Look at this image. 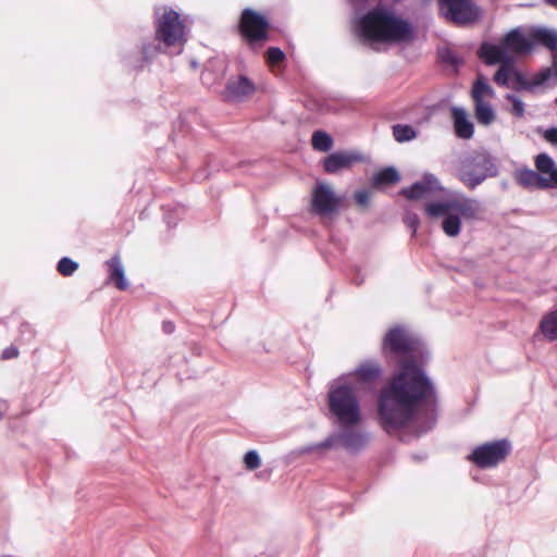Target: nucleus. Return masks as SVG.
<instances>
[{
  "label": "nucleus",
  "instance_id": "f257e3e1",
  "mask_svg": "<svg viewBox=\"0 0 557 557\" xmlns=\"http://www.w3.org/2000/svg\"><path fill=\"white\" fill-rule=\"evenodd\" d=\"M424 345L406 327L396 325L382 341L384 356L405 359L400 371L380 391L377 420L387 433L412 424L416 435L432 430L437 420V395L424 371L413 361L424 354Z\"/></svg>",
  "mask_w": 557,
  "mask_h": 557
},
{
  "label": "nucleus",
  "instance_id": "f03ea898",
  "mask_svg": "<svg viewBox=\"0 0 557 557\" xmlns=\"http://www.w3.org/2000/svg\"><path fill=\"white\" fill-rule=\"evenodd\" d=\"M359 35L366 40L398 42L412 38V28L408 22L396 16L386 8H374L359 18Z\"/></svg>",
  "mask_w": 557,
  "mask_h": 557
},
{
  "label": "nucleus",
  "instance_id": "7ed1b4c3",
  "mask_svg": "<svg viewBox=\"0 0 557 557\" xmlns=\"http://www.w3.org/2000/svg\"><path fill=\"white\" fill-rule=\"evenodd\" d=\"M156 40L143 45V55L146 61L151 60L164 48L178 47L176 53H181L183 46L187 41L186 27L182 22L180 14L170 8H163L162 13L156 12Z\"/></svg>",
  "mask_w": 557,
  "mask_h": 557
},
{
  "label": "nucleus",
  "instance_id": "20e7f679",
  "mask_svg": "<svg viewBox=\"0 0 557 557\" xmlns=\"http://www.w3.org/2000/svg\"><path fill=\"white\" fill-rule=\"evenodd\" d=\"M327 404L330 412L341 428L355 426L360 423V400L355 388L348 383V375H342L331 383Z\"/></svg>",
  "mask_w": 557,
  "mask_h": 557
},
{
  "label": "nucleus",
  "instance_id": "39448f33",
  "mask_svg": "<svg viewBox=\"0 0 557 557\" xmlns=\"http://www.w3.org/2000/svg\"><path fill=\"white\" fill-rule=\"evenodd\" d=\"M456 175L466 187L473 190L486 178L498 175L496 159L484 149L474 150L459 160Z\"/></svg>",
  "mask_w": 557,
  "mask_h": 557
},
{
  "label": "nucleus",
  "instance_id": "423d86ee",
  "mask_svg": "<svg viewBox=\"0 0 557 557\" xmlns=\"http://www.w3.org/2000/svg\"><path fill=\"white\" fill-rule=\"evenodd\" d=\"M424 210L429 218H440L448 211H454L466 220H478L484 211L478 199L465 196L426 203Z\"/></svg>",
  "mask_w": 557,
  "mask_h": 557
},
{
  "label": "nucleus",
  "instance_id": "0eeeda50",
  "mask_svg": "<svg viewBox=\"0 0 557 557\" xmlns=\"http://www.w3.org/2000/svg\"><path fill=\"white\" fill-rule=\"evenodd\" d=\"M369 440L368 434L352 429V426L342 428L339 433L330 434L324 441L308 445L301 448V454H309L318 449L336 447L338 444L350 451H359Z\"/></svg>",
  "mask_w": 557,
  "mask_h": 557
},
{
  "label": "nucleus",
  "instance_id": "6e6552de",
  "mask_svg": "<svg viewBox=\"0 0 557 557\" xmlns=\"http://www.w3.org/2000/svg\"><path fill=\"white\" fill-rule=\"evenodd\" d=\"M268 29L269 22L263 15L249 8L243 11L239 30L251 49L256 50L262 47L263 42L269 38Z\"/></svg>",
  "mask_w": 557,
  "mask_h": 557
},
{
  "label": "nucleus",
  "instance_id": "1a4fd4ad",
  "mask_svg": "<svg viewBox=\"0 0 557 557\" xmlns=\"http://www.w3.org/2000/svg\"><path fill=\"white\" fill-rule=\"evenodd\" d=\"M343 203V197L335 194L333 188L324 183L318 182L311 193V212L320 216H330L337 213Z\"/></svg>",
  "mask_w": 557,
  "mask_h": 557
},
{
  "label": "nucleus",
  "instance_id": "9d476101",
  "mask_svg": "<svg viewBox=\"0 0 557 557\" xmlns=\"http://www.w3.org/2000/svg\"><path fill=\"white\" fill-rule=\"evenodd\" d=\"M509 451L510 443L507 440H500L475 447L469 459L480 468H491L503 461Z\"/></svg>",
  "mask_w": 557,
  "mask_h": 557
},
{
  "label": "nucleus",
  "instance_id": "9b49d317",
  "mask_svg": "<svg viewBox=\"0 0 557 557\" xmlns=\"http://www.w3.org/2000/svg\"><path fill=\"white\" fill-rule=\"evenodd\" d=\"M438 1L443 15L456 24H467L478 18V10L470 0Z\"/></svg>",
  "mask_w": 557,
  "mask_h": 557
},
{
  "label": "nucleus",
  "instance_id": "f8f14e48",
  "mask_svg": "<svg viewBox=\"0 0 557 557\" xmlns=\"http://www.w3.org/2000/svg\"><path fill=\"white\" fill-rule=\"evenodd\" d=\"M366 161V157L357 150L335 151L323 160V169L329 174H335L342 170H348L356 163Z\"/></svg>",
  "mask_w": 557,
  "mask_h": 557
},
{
  "label": "nucleus",
  "instance_id": "ddd939ff",
  "mask_svg": "<svg viewBox=\"0 0 557 557\" xmlns=\"http://www.w3.org/2000/svg\"><path fill=\"white\" fill-rule=\"evenodd\" d=\"M443 189L438 178L431 173H425L419 182L410 187L403 188L400 194L410 200H418L431 196Z\"/></svg>",
  "mask_w": 557,
  "mask_h": 557
},
{
  "label": "nucleus",
  "instance_id": "4468645a",
  "mask_svg": "<svg viewBox=\"0 0 557 557\" xmlns=\"http://www.w3.org/2000/svg\"><path fill=\"white\" fill-rule=\"evenodd\" d=\"M535 169L545 181L543 189L557 188V164L555 160L546 152L539 153L534 158Z\"/></svg>",
  "mask_w": 557,
  "mask_h": 557
},
{
  "label": "nucleus",
  "instance_id": "2eb2a0df",
  "mask_svg": "<svg viewBox=\"0 0 557 557\" xmlns=\"http://www.w3.org/2000/svg\"><path fill=\"white\" fill-rule=\"evenodd\" d=\"M253 83L246 76L240 75L227 81L224 98L228 101H240L255 91Z\"/></svg>",
  "mask_w": 557,
  "mask_h": 557
},
{
  "label": "nucleus",
  "instance_id": "dca6fc26",
  "mask_svg": "<svg viewBox=\"0 0 557 557\" xmlns=\"http://www.w3.org/2000/svg\"><path fill=\"white\" fill-rule=\"evenodd\" d=\"M502 42L507 53L510 55L511 53L522 54L531 52L534 47V42L527 38L519 28L511 29L507 33L502 39Z\"/></svg>",
  "mask_w": 557,
  "mask_h": 557
},
{
  "label": "nucleus",
  "instance_id": "f3484780",
  "mask_svg": "<svg viewBox=\"0 0 557 557\" xmlns=\"http://www.w3.org/2000/svg\"><path fill=\"white\" fill-rule=\"evenodd\" d=\"M383 370L375 360H366L361 362L348 377L354 375L358 383L362 385L373 384L382 376Z\"/></svg>",
  "mask_w": 557,
  "mask_h": 557
},
{
  "label": "nucleus",
  "instance_id": "a211bd4d",
  "mask_svg": "<svg viewBox=\"0 0 557 557\" xmlns=\"http://www.w3.org/2000/svg\"><path fill=\"white\" fill-rule=\"evenodd\" d=\"M478 54L487 65L500 64L512 59V57L507 53L502 41L498 45L483 42L479 48Z\"/></svg>",
  "mask_w": 557,
  "mask_h": 557
},
{
  "label": "nucleus",
  "instance_id": "6ab92c4d",
  "mask_svg": "<svg viewBox=\"0 0 557 557\" xmlns=\"http://www.w3.org/2000/svg\"><path fill=\"white\" fill-rule=\"evenodd\" d=\"M451 116L454 120L455 134L458 138L470 139L474 133L473 123L468 119V114L463 108L453 107Z\"/></svg>",
  "mask_w": 557,
  "mask_h": 557
},
{
  "label": "nucleus",
  "instance_id": "aec40b11",
  "mask_svg": "<svg viewBox=\"0 0 557 557\" xmlns=\"http://www.w3.org/2000/svg\"><path fill=\"white\" fill-rule=\"evenodd\" d=\"M106 265L109 268V281L113 282L115 286L125 290L128 288V282L125 278L124 267L121 261L120 255H114L108 261H106Z\"/></svg>",
  "mask_w": 557,
  "mask_h": 557
},
{
  "label": "nucleus",
  "instance_id": "412c9836",
  "mask_svg": "<svg viewBox=\"0 0 557 557\" xmlns=\"http://www.w3.org/2000/svg\"><path fill=\"white\" fill-rule=\"evenodd\" d=\"M515 178L517 183L524 188L544 190L542 184L545 181L539 174L537 170L528 168L519 169L515 173Z\"/></svg>",
  "mask_w": 557,
  "mask_h": 557
},
{
  "label": "nucleus",
  "instance_id": "4be33fe9",
  "mask_svg": "<svg viewBox=\"0 0 557 557\" xmlns=\"http://www.w3.org/2000/svg\"><path fill=\"white\" fill-rule=\"evenodd\" d=\"M532 42L541 44L552 52V58L557 53V32L547 28H535L531 32Z\"/></svg>",
  "mask_w": 557,
  "mask_h": 557
},
{
  "label": "nucleus",
  "instance_id": "5701e85b",
  "mask_svg": "<svg viewBox=\"0 0 557 557\" xmlns=\"http://www.w3.org/2000/svg\"><path fill=\"white\" fill-rule=\"evenodd\" d=\"M539 330L546 341H557V308L543 315Z\"/></svg>",
  "mask_w": 557,
  "mask_h": 557
},
{
  "label": "nucleus",
  "instance_id": "b1692460",
  "mask_svg": "<svg viewBox=\"0 0 557 557\" xmlns=\"http://www.w3.org/2000/svg\"><path fill=\"white\" fill-rule=\"evenodd\" d=\"M400 181V175L394 166H387L376 172L372 177V186L382 188L397 184Z\"/></svg>",
  "mask_w": 557,
  "mask_h": 557
},
{
  "label": "nucleus",
  "instance_id": "393cba45",
  "mask_svg": "<svg viewBox=\"0 0 557 557\" xmlns=\"http://www.w3.org/2000/svg\"><path fill=\"white\" fill-rule=\"evenodd\" d=\"M442 230L449 237H457L461 231V218L454 211L443 214Z\"/></svg>",
  "mask_w": 557,
  "mask_h": 557
},
{
  "label": "nucleus",
  "instance_id": "a878e982",
  "mask_svg": "<svg viewBox=\"0 0 557 557\" xmlns=\"http://www.w3.org/2000/svg\"><path fill=\"white\" fill-rule=\"evenodd\" d=\"M516 70L513 58L500 63L499 69L494 74L493 81L502 87H508L509 81L512 78V74Z\"/></svg>",
  "mask_w": 557,
  "mask_h": 557
},
{
  "label": "nucleus",
  "instance_id": "bb28decb",
  "mask_svg": "<svg viewBox=\"0 0 557 557\" xmlns=\"http://www.w3.org/2000/svg\"><path fill=\"white\" fill-rule=\"evenodd\" d=\"M557 81V53L552 58V65L542 69L533 76L534 88L549 81Z\"/></svg>",
  "mask_w": 557,
  "mask_h": 557
},
{
  "label": "nucleus",
  "instance_id": "cd10ccee",
  "mask_svg": "<svg viewBox=\"0 0 557 557\" xmlns=\"http://www.w3.org/2000/svg\"><path fill=\"white\" fill-rule=\"evenodd\" d=\"M475 117L479 123L490 125L495 120V112L492 106L484 100L474 102Z\"/></svg>",
  "mask_w": 557,
  "mask_h": 557
},
{
  "label": "nucleus",
  "instance_id": "c85d7f7f",
  "mask_svg": "<svg viewBox=\"0 0 557 557\" xmlns=\"http://www.w3.org/2000/svg\"><path fill=\"white\" fill-rule=\"evenodd\" d=\"M495 92L488 85L485 77L480 75L473 84L471 96L474 102L483 100L484 97H494Z\"/></svg>",
  "mask_w": 557,
  "mask_h": 557
},
{
  "label": "nucleus",
  "instance_id": "c756f323",
  "mask_svg": "<svg viewBox=\"0 0 557 557\" xmlns=\"http://www.w3.org/2000/svg\"><path fill=\"white\" fill-rule=\"evenodd\" d=\"M393 136L398 143H406L417 137V131L408 124H396L393 126Z\"/></svg>",
  "mask_w": 557,
  "mask_h": 557
},
{
  "label": "nucleus",
  "instance_id": "7c9ffc66",
  "mask_svg": "<svg viewBox=\"0 0 557 557\" xmlns=\"http://www.w3.org/2000/svg\"><path fill=\"white\" fill-rule=\"evenodd\" d=\"M312 147L315 150L326 152L333 147V138L323 131H317L312 135Z\"/></svg>",
  "mask_w": 557,
  "mask_h": 557
},
{
  "label": "nucleus",
  "instance_id": "2f4dec72",
  "mask_svg": "<svg viewBox=\"0 0 557 557\" xmlns=\"http://www.w3.org/2000/svg\"><path fill=\"white\" fill-rule=\"evenodd\" d=\"M442 62L458 67L463 63V60L451 49L443 48L438 51Z\"/></svg>",
  "mask_w": 557,
  "mask_h": 557
},
{
  "label": "nucleus",
  "instance_id": "473e14b6",
  "mask_svg": "<svg viewBox=\"0 0 557 557\" xmlns=\"http://www.w3.org/2000/svg\"><path fill=\"white\" fill-rule=\"evenodd\" d=\"M78 269V263L67 257L59 260L57 270L63 276H71Z\"/></svg>",
  "mask_w": 557,
  "mask_h": 557
},
{
  "label": "nucleus",
  "instance_id": "72a5a7b5",
  "mask_svg": "<svg viewBox=\"0 0 557 557\" xmlns=\"http://www.w3.org/2000/svg\"><path fill=\"white\" fill-rule=\"evenodd\" d=\"M511 79L516 83V86H513V88L517 90L534 89L533 79L528 81L527 77L517 69L515 70Z\"/></svg>",
  "mask_w": 557,
  "mask_h": 557
},
{
  "label": "nucleus",
  "instance_id": "f704fd0d",
  "mask_svg": "<svg viewBox=\"0 0 557 557\" xmlns=\"http://www.w3.org/2000/svg\"><path fill=\"white\" fill-rule=\"evenodd\" d=\"M285 59V53L277 47H271L265 53V60L269 65H276Z\"/></svg>",
  "mask_w": 557,
  "mask_h": 557
},
{
  "label": "nucleus",
  "instance_id": "c9c22d12",
  "mask_svg": "<svg viewBox=\"0 0 557 557\" xmlns=\"http://www.w3.org/2000/svg\"><path fill=\"white\" fill-rule=\"evenodd\" d=\"M506 99L508 101L511 102L512 104V108H511V112L517 116V117H523L524 116V113H525V108H524V103L523 101L518 98L517 96L515 95H511V94H508L506 96Z\"/></svg>",
  "mask_w": 557,
  "mask_h": 557
},
{
  "label": "nucleus",
  "instance_id": "e433bc0d",
  "mask_svg": "<svg viewBox=\"0 0 557 557\" xmlns=\"http://www.w3.org/2000/svg\"><path fill=\"white\" fill-rule=\"evenodd\" d=\"M244 462L248 470H255L260 467L261 459L256 450H249L244 456Z\"/></svg>",
  "mask_w": 557,
  "mask_h": 557
},
{
  "label": "nucleus",
  "instance_id": "4c0bfd02",
  "mask_svg": "<svg viewBox=\"0 0 557 557\" xmlns=\"http://www.w3.org/2000/svg\"><path fill=\"white\" fill-rule=\"evenodd\" d=\"M404 221L405 224L412 230V233L416 234L420 224L419 216L413 212H407Z\"/></svg>",
  "mask_w": 557,
  "mask_h": 557
},
{
  "label": "nucleus",
  "instance_id": "58836bf2",
  "mask_svg": "<svg viewBox=\"0 0 557 557\" xmlns=\"http://www.w3.org/2000/svg\"><path fill=\"white\" fill-rule=\"evenodd\" d=\"M355 200L360 206H367L370 200V193L366 189L358 190L355 194Z\"/></svg>",
  "mask_w": 557,
  "mask_h": 557
},
{
  "label": "nucleus",
  "instance_id": "ea45409f",
  "mask_svg": "<svg viewBox=\"0 0 557 557\" xmlns=\"http://www.w3.org/2000/svg\"><path fill=\"white\" fill-rule=\"evenodd\" d=\"M543 137L549 144L557 146V127H550L546 129L543 134Z\"/></svg>",
  "mask_w": 557,
  "mask_h": 557
},
{
  "label": "nucleus",
  "instance_id": "a19ab883",
  "mask_svg": "<svg viewBox=\"0 0 557 557\" xmlns=\"http://www.w3.org/2000/svg\"><path fill=\"white\" fill-rule=\"evenodd\" d=\"M17 355H18L17 348L9 347L2 351L1 358L7 360V359L15 358V357H17Z\"/></svg>",
  "mask_w": 557,
  "mask_h": 557
},
{
  "label": "nucleus",
  "instance_id": "79ce46f5",
  "mask_svg": "<svg viewBox=\"0 0 557 557\" xmlns=\"http://www.w3.org/2000/svg\"><path fill=\"white\" fill-rule=\"evenodd\" d=\"M162 329L165 333L170 334L174 331L175 326L171 321H164L162 324Z\"/></svg>",
  "mask_w": 557,
  "mask_h": 557
},
{
  "label": "nucleus",
  "instance_id": "37998d69",
  "mask_svg": "<svg viewBox=\"0 0 557 557\" xmlns=\"http://www.w3.org/2000/svg\"><path fill=\"white\" fill-rule=\"evenodd\" d=\"M547 4L557 8V0H545Z\"/></svg>",
  "mask_w": 557,
  "mask_h": 557
},
{
  "label": "nucleus",
  "instance_id": "c03bdc74",
  "mask_svg": "<svg viewBox=\"0 0 557 557\" xmlns=\"http://www.w3.org/2000/svg\"><path fill=\"white\" fill-rule=\"evenodd\" d=\"M3 414L0 412V420L2 419Z\"/></svg>",
  "mask_w": 557,
  "mask_h": 557
},
{
  "label": "nucleus",
  "instance_id": "a18cd8bd",
  "mask_svg": "<svg viewBox=\"0 0 557 557\" xmlns=\"http://www.w3.org/2000/svg\"><path fill=\"white\" fill-rule=\"evenodd\" d=\"M555 103L557 104V96H556V99H555Z\"/></svg>",
  "mask_w": 557,
  "mask_h": 557
}]
</instances>
